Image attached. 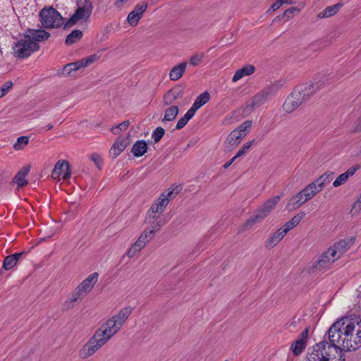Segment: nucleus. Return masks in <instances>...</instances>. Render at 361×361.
I'll return each mask as SVG.
<instances>
[{"mask_svg":"<svg viewBox=\"0 0 361 361\" xmlns=\"http://www.w3.org/2000/svg\"><path fill=\"white\" fill-rule=\"evenodd\" d=\"M350 322L343 317L334 322L328 331L329 342L322 341L312 347L306 361H345L343 352V329Z\"/></svg>","mask_w":361,"mask_h":361,"instance_id":"obj_1","label":"nucleus"},{"mask_svg":"<svg viewBox=\"0 0 361 361\" xmlns=\"http://www.w3.org/2000/svg\"><path fill=\"white\" fill-rule=\"evenodd\" d=\"M133 310V309L130 306L124 307L103 323L80 350L79 357L86 359L93 355L106 344L122 329L123 324L132 314Z\"/></svg>","mask_w":361,"mask_h":361,"instance_id":"obj_2","label":"nucleus"},{"mask_svg":"<svg viewBox=\"0 0 361 361\" xmlns=\"http://www.w3.org/2000/svg\"><path fill=\"white\" fill-rule=\"evenodd\" d=\"M99 274L94 272L89 275L75 288L63 304V310H68L75 307V303L81 301L91 292L98 281Z\"/></svg>","mask_w":361,"mask_h":361,"instance_id":"obj_3","label":"nucleus"},{"mask_svg":"<svg viewBox=\"0 0 361 361\" xmlns=\"http://www.w3.org/2000/svg\"><path fill=\"white\" fill-rule=\"evenodd\" d=\"M328 83L329 77L326 75H318L309 85H298L293 92L294 94H297L296 97L303 104Z\"/></svg>","mask_w":361,"mask_h":361,"instance_id":"obj_4","label":"nucleus"},{"mask_svg":"<svg viewBox=\"0 0 361 361\" xmlns=\"http://www.w3.org/2000/svg\"><path fill=\"white\" fill-rule=\"evenodd\" d=\"M282 195H276L264 202L243 224V230L251 228L254 224L262 221L275 208Z\"/></svg>","mask_w":361,"mask_h":361,"instance_id":"obj_5","label":"nucleus"},{"mask_svg":"<svg viewBox=\"0 0 361 361\" xmlns=\"http://www.w3.org/2000/svg\"><path fill=\"white\" fill-rule=\"evenodd\" d=\"M39 20L42 27L47 29L59 28L66 23L61 13L52 6L42 8L39 13Z\"/></svg>","mask_w":361,"mask_h":361,"instance_id":"obj_6","label":"nucleus"},{"mask_svg":"<svg viewBox=\"0 0 361 361\" xmlns=\"http://www.w3.org/2000/svg\"><path fill=\"white\" fill-rule=\"evenodd\" d=\"M314 185L315 184L312 182L301 191L291 197L288 202L286 209L290 212L294 211L307 201L312 199L317 193L319 192Z\"/></svg>","mask_w":361,"mask_h":361,"instance_id":"obj_7","label":"nucleus"},{"mask_svg":"<svg viewBox=\"0 0 361 361\" xmlns=\"http://www.w3.org/2000/svg\"><path fill=\"white\" fill-rule=\"evenodd\" d=\"M355 328L354 322L350 319L343 329V350L345 351L355 350L361 346V329L354 335Z\"/></svg>","mask_w":361,"mask_h":361,"instance_id":"obj_8","label":"nucleus"},{"mask_svg":"<svg viewBox=\"0 0 361 361\" xmlns=\"http://www.w3.org/2000/svg\"><path fill=\"white\" fill-rule=\"evenodd\" d=\"M39 49L38 43L30 40L24 35V37L15 42L12 46V54L14 57L23 59L31 56L34 52Z\"/></svg>","mask_w":361,"mask_h":361,"instance_id":"obj_9","label":"nucleus"},{"mask_svg":"<svg viewBox=\"0 0 361 361\" xmlns=\"http://www.w3.org/2000/svg\"><path fill=\"white\" fill-rule=\"evenodd\" d=\"M252 125V121H246L233 130L228 135L224 142V147L226 150L231 151L236 147L241 140L246 136L247 132L250 130Z\"/></svg>","mask_w":361,"mask_h":361,"instance_id":"obj_10","label":"nucleus"},{"mask_svg":"<svg viewBox=\"0 0 361 361\" xmlns=\"http://www.w3.org/2000/svg\"><path fill=\"white\" fill-rule=\"evenodd\" d=\"M92 10V2L90 0H83L78 4V8L73 15L66 22L63 28H69L81 20H86L90 18Z\"/></svg>","mask_w":361,"mask_h":361,"instance_id":"obj_11","label":"nucleus"},{"mask_svg":"<svg viewBox=\"0 0 361 361\" xmlns=\"http://www.w3.org/2000/svg\"><path fill=\"white\" fill-rule=\"evenodd\" d=\"M279 89L278 83L269 85L252 97L249 106L252 108L260 106L270 99L278 92Z\"/></svg>","mask_w":361,"mask_h":361,"instance_id":"obj_12","label":"nucleus"},{"mask_svg":"<svg viewBox=\"0 0 361 361\" xmlns=\"http://www.w3.org/2000/svg\"><path fill=\"white\" fill-rule=\"evenodd\" d=\"M337 259H338L336 257V255H334L332 250L329 247L319 256V259L314 262L312 267V271H326L331 268L332 264Z\"/></svg>","mask_w":361,"mask_h":361,"instance_id":"obj_13","label":"nucleus"},{"mask_svg":"<svg viewBox=\"0 0 361 361\" xmlns=\"http://www.w3.org/2000/svg\"><path fill=\"white\" fill-rule=\"evenodd\" d=\"M99 59L97 54H92L77 61L66 64L63 68V73L70 75L72 71H75L81 68H85L97 61Z\"/></svg>","mask_w":361,"mask_h":361,"instance_id":"obj_14","label":"nucleus"},{"mask_svg":"<svg viewBox=\"0 0 361 361\" xmlns=\"http://www.w3.org/2000/svg\"><path fill=\"white\" fill-rule=\"evenodd\" d=\"M71 175L69 164L66 160L57 161L51 173V177L58 180H66L71 177Z\"/></svg>","mask_w":361,"mask_h":361,"instance_id":"obj_15","label":"nucleus"},{"mask_svg":"<svg viewBox=\"0 0 361 361\" xmlns=\"http://www.w3.org/2000/svg\"><path fill=\"white\" fill-rule=\"evenodd\" d=\"M355 239L350 238L341 240L330 247L333 253L336 255L338 259L341 258L353 245Z\"/></svg>","mask_w":361,"mask_h":361,"instance_id":"obj_16","label":"nucleus"},{"mask_svg":"<svg viewBox=\"0 0 361 361\" xmlns=\"http://www.w3.org/2000/svg\"><path fill=\"white\" fill-rule=\"evenodd\" d=\"M166 206V200L158 197L148 209L147 216H149L150 219L154 216L161 217L160 216L164 212Z\"/></svg>","mask_w":361,"mask_h":361,"instance_id":"obj_17","label":"nucleus"},{"mask_svg":"<svg viewBox=\"0 0 361 361\" xmlns=\"http://www.w3.org/2000/svg\"><path fill=\"white\" fill-rule=\"evenodd\" d=\"M30 170V166H24L14 176L13 180L11 182V185L16 184L18 188H22L28 184V180L26 179V176L29 173Z\"/></svg>","mask_w":361,"mask_h":361,"instance_id":"obj_18","label":"nucleus"},{"mask_svg":"<svg viewBox=\"0 0 361 361\" xmlns=\"http://www.w3.org/2000/svg\"><path fill=\"white\" fill-rule=\"evenodd\" d=\"M27 39L37 43V42H44L50 37V33L43 29H28L26 35Z\"/></svg>","mask_w":361,"mask_h":361,"instance_id":"obj_19","label":"nucleus"},{"mask_svg":"<svg viewBox=\"0 0 361 361\" xmlns=\"http://www.w3.org/2000/svg\"><path fill=\"white\" fill-rule=\"evenodd\" d=\"M296 96L297 94H294L292 92L290 95L286 99L283 107L284 111L287 113L293 112L302 104V103L298 99V98L296 97Z\"/></svg>","mask_w":361,"mask_h":361,"instance_id":"obj_20","label":"nucleus"},{"mask_svg":"<svg viewBox=\"0 0 361 361\" xmlns=\"http://www.w3.org/2000/svg\"><path fill=\"white\" fill-rule=\"evenodd\" d=\"M180 192V185L173 184L168 190L163 192L160 195V199H164L166 202V205L169 202L173 200Z\"/></svg>","mask_w":361,"mask_h":361,"instance_id":"obj_21","label":"nucleus"},{"mask_svg":"<svg viewBox=\"0 0 361 361\" xmlns=\"http://www.w3.org/2000/svg\"><path fill=\"white\" fill-rule=\"evenodd\" d=\"M334 176V172L325 173L315 180H314L313 183L315 184L314 185L317 188V190L319 192L322 191L324 186L329 184V183L332 180Z\"/></svg>","mask_w":361,"mask_h":361,"instance_id":"obj_22","label":"nucleus"},{"mask_svg":"<svg viewBox=\"0 0 361 361\" xmlns=\"http://www.w3.org/2000/svg\"><path fill=\"white\" fill-rule=\"evenodd\" d=\"M358 169V166H353L349 168L345 173L339 175L333 183L334 187L336 188L344 184L349 177L352 176Z\"/></svg>","mask_w":361,"mask_h":361,"instance_id":"obj_23","label":"nucleus"},{"mask_svg":"<svg viewBox=\"0 0 361 361\" xmlns=\"http://www.w3.org/2000/svg\"><path fill=\"white\" fill-rule=\"evenodd\" d=\"M255 71V67L253 65H247L235 71L234 75L232 78V81L235 82L245 76L252 75L254 73Z\"/></svg>","mask_w":361,"mask_h":361,"instance_id":"obj_24","label":"nucleus"},{"mask_svg":"<svg viewBox=\"0 0 361 361\" xmlns=\"http://www.w3.org/2000/svg\"><path fill=\"white\" fill-rule=\"evenodd\" d=\"M145 221L149 225V237H154L155 232L164 224L163 219L158 216H154L150 219L149 216H147Z\"/></svg>","mask_w":361,"mask_h":361,"instance_id":"obj_25","label":"nucleus"},{"mask_svg":"<svg viewBox=\"0 0 361 361\" xmlns=\"http://www.w3.org/2000/svg\"><path fill=\"white\" fill-rule=\"evenodd\" d=\"M286 234L279 228L266 241L265 247L267 248H273L275 247L284 237Z\"/></svg>","mask_w":361,"mask_h":361,"instance_id":"obj_26","label":"nucleus"},{"mask_svg":"<svg viewBox=\"0 0 361 361\" xmlns=\"http://www.w3.org/2000/svg\"><path fill=\"white\" fill-rule=\"evenodd\" d=\"M147 150V144L145 140H137L131 148V152L135 157H140L145 154Z\"/></svg>","mask_w":361,"mask_h":361,"instance_id":"obj_27","label":"nucleus"},{"mask_svg":"<svg viewBox=\"0 0 361 361\" xmlns=\"http://www.w3.org/2000/svg\"><path fill=\"white\" fill-rule=\"evenodd\" d=\"M180 96V87L176 86L170 90L164 97V101L166 105L172 104L176 99Z\"/></svg>","mask_w":361,"mask_h":361,"instance_id":"obj_28","label":"nucleus"},{"mask_svg":"<svg viewBox=\"0 0 361 361\" xmlns=\"http://www.w3.org/2000/svg\"><path fill=\"white\" fill-rule=\"evenodd\" d=\"M342 6L341 4L338 3L330 6L326 7L324 11L322 12H319L317 15V17L319 18H329L334 14H336L341 6Z\"/></svg>","mask_w":361,"mask_h":361,"instance_id":"obj_29","label":"nucleus"},{"mask_svg":"<svg viewBox=\"0 0 361 361\" xmlns=\"http://www.w3.org/2000/svg\"><path fill=\"white\" fill-rule=\"evenodd\" d=\"M306 345V341H302V340L298 339L292 343L290 346V350L294 355L298 356L303 352Z\"/></svg>","mask_w":361,"mask_h":361,"instance_id":"obj_30","label":"nucleus"},{"mask_svg":"<svg viewBox=\"0 0 361 361\" xmlns=\"http://www.w3.org/2000/svg\"><path fill=\"white\" fill-rule=\"evenodd\" d=\"M82 37V32L80 30H74L69 33L66 38L65 43L67 45L73 44L79 41Z\"/></svg>","mask_w":361,"mask_h":361,"instance_id":"obj_31","label":"nucleus"},{"mask_svg":"<svg viewBox=\"0 0 361 361\" xmlns=\"http://www.w3.org/2000/svg\"><path fill=\"white\" fill-rule=\"evenodd\" d=\"M209 99L210 94L207 92H204L197 97L192 106H194L197 109H199L201 106L207 103L209 101Z\"/></svg>","mask_w":361,"mask_h":361,"instance_id":"obj_32","label":"nucleus"},{"mask_svg":"<svg viewBox=\"0 0 361 361\" xmlns=\"http://www.w3.org/2000/svg\"><path fill=\"white\" fill-rule=\"evenodd\" d=\"M17 264L16 261V258L14 257H11V255L6 256L3 262L2 269L1 270V273H2L3 270L8 271L13 268Z\"/></svg>","mask_w":361,"mask_h":361,"instance_id":"obj_33","label":"nucleus"},{"mask_svg":"<svg viewBox=\"0 0 361 361\" xmlns=\"http://www.w3.org/2000/svg\"><path fill=\"white\" fill-rule=\"evenodd\" d=\"M178 114V108L177 106H172L166 109L164 114V121H173Z\"/></svg>","mask_w":361,"mask_h":361,"instance_id":"obj_34","label":"nucleus"},{"mask_svg":"<svg viewBox=\"0 0 361 361\" xmlns=\"http://www.w3.org/2000/svg\"><path fill=\"white\" fill-rule=\"evenodd\" d=\"M140 240H136V242L130 247V248L126 252V255L129 258L135 257L145 247L142 244H140Z\"/></svg>","mask_w":361,"mask_h":361,"instance_id":"obj_35","label":"nucleus"},{"mask_svg":"<svg viewBox=\"0 0 361 361\" xmlns=\"http://www.w3.org/2000/svg\"><path fill=\"white\" fill-rule=\"evenodd\" d=\"M29 137L27 136H20L17 138L16 142L13 145L16 150H21L28 144Z\"/></svg>","mask_w":361,"mask_h":361,"instance_id":"obj_36","label":"nucleus"},{"mask_svg":"<svg viewBox=\"0 0 361 361\" xmlns=\"http://www.w3.org/2000/svg\"><path fill=\"white\" fill-rule=\"evenodd\" d=\"M204 57V53H195L192 55L188 59L189 65L197 66L201 63L203 58Z\"/></svg>","mask_w":361,"mask_h":361,"instance_id":"obj_37","label":"nucleus"},{"mask_svg":"<svg viewBox=\"0 0 361 361\" xmlns=\"http://www.w3.org/2000/svg\"><path fill=\"white\" fill-rule=\"evenodd\" d=\"M130 125L129 121H125L118 125L111 128V131L114 135L119 134L120 131L126 130Z\"/></svg>","mask_w":361,"mask_h":361,"instance_id":"obj_38","label":"nucleus"},{"mask_svg":"<svg viewBox=\"0 0 361 361\" xmlns=\"http://www.w3.org/2000/svg\"><path fill=\"white\" fill-rule=\"evenodd\" d=\"M141 18L140 16L132 11L127 17V21L131 26L134 27L138 24Z\"/></svg>","mask_w":361,"mask_h":361,"instance_id":"obj_39","label":"nucleus"},{"mask_svg":"<svg viewBox=\"0 0 361 361\" xmlns=\"http://www.w3.org/2000/svg\"><path fill=\"white\" fill-rule=\"evenodd\" d=\"M197 110V109L194 106H192L191 108L183 116V117H182V128L185 126L188 121H190L194 116Z\"/></svg>","mask_w":361,"mask_h":361,"instance_id":"obj_40","label":"nucleus"},{"mask_svg":"<svg viewBox=\"0 0 361 361\" xmlns=\"http://www.w3.org/2000/svg\"><path fill=\"white\" fill-rule=\"evenodd\" d=\"M147 8V2L141 1L135 5L133 11L142 17V14L146 11Z\"/></svg>","mask_w":361,"mask_h":361,"instance_id":"obj_41","label":"nucleus"},{"mask_svg":"<svg viewBox=\"0 0 361 361\" xmlns=\"http://www.w3.org/2000/svg\"><path fill=\"white\" fill-rule=\"evenodd\" d=\"M169 77L172 80H177L180 78V63H178L169 73Z\"/></svg>","mask_w":361,"mask_h":361,"instance_id":"obj_42","label":"nucleus"},{"mask_svg":"<svg viewBox=\"0 0 361 361\" xmlns=\"http://www.w3.org/2000/svg\"><path fill=\"white\" fill-rule=\"evenodd\" d=\"M164 130L161 127H157L152 133V137L155 142H158L164 136Z\"/></svg>","mask_w":361,"mask_h":361,"instance_id":"obj_43","label":"nucleus"},{"mask_svg":"<svg viewBox=\"0 0 361 361\" xmlns=\"http://www.w3.org/2000/svg\"><path fill=\"white\" fill-rule=\"evenodd\" d=\"M13 82L11 80L5 82L0 87V98L5 96L7 92L12 88Z\"/></svg>","mask_w":361,"mask_h":361,"instance_id":"obj_44","label":"nucleus"},{"mask_svg":"<svg viewBox=\"0 0 361 361\" xmlns=\"http://www.w3.org/2000/svg\"><path fill=\"white\" fill-rule=\"evenodd\" d=\"M150 233L148 231H145L138 238L137 240H140V243L142 244L143 246H145L146 244L152 239L153 237H149Z\"/></svg>","mask_w":361,"mask_h":361,"instance_id":"obj_45","label":"nucleus"},{"mask_svg":"<svg viewBox=\"0 0 361 361\" xmlns=\"http://www.w3.org/2000/svg\"><path fill=\"white\" fill-rule=\"evenodd\" d=\"M90 159L95 164L96 166L99 169H101V168L103 165V160H102L101 156L98 154L94 153L91 155Z\"/></svg>","mask_w":361,"mask_h":361,"instance_id":"obj_46","label":"nucleus"},{"mask_svg":"<svg viewBox=\"0 0 361 361\" xmlns=\"http://www.w3.org/2000/svg\"><path fill=\"white\" fill-rule=\"evenodd\" d=\"M305 213L304 212H300L295 216H294L290 221L291 224L295 227L299 223L305 218Z\"/></svg>","mask_w":361,"mask_h":361,"instance_id":"obj_47","label":"nucleus"},{"mask_svg":"<svg viewBox=\"0 0 361 361\" xmlns=\"http://www.w3.org/2000/svg\"><path fill=\"white\" fill-rule=\"evenodd\" d=\"M305 213L304 212H300L295 216H294L290 221L291 224L295 227L299 223L305 218Z\"/></svg>","mask_w":361,"mask_h":361,"instance_id":"obj_48","label":"nucleus"},{"mask_svg":"<svg viewBox=\"0 0 361 361\" xmlns=\"http://www.w3.org/2000/svg\"><path fill=\"white\" fill-rule=\"evenodd\" d=\"M123 152V150L121 149V148H118V147H116L115 146H113L110 148L109 149V156L113 158V159H115L116 158L121 152Z\"/></svg>","mask_w":361,"mask_h":361,"instance_id":"obj_49","label":"nucleus"},{"mask_svg":"<svg viewBox=\"0 0 361 361\" xmlns=\"http://www.w3.org/2000/svg\"><path fill=\"white\" fill-rule=\"evenodd\" d=\"M116 142H119L121 149L123 151L129 144L128 137H118L116 140Z\"/></svg>","mask_w":361,"mask_h":361,"instance_id":"obj_50","label":"nucleus"},{"mask_svg":"<svg viewBox=\"0 0 361 361\" xmlns=\"http://www.w3.org/2000/svg\"><path fill=\"white\" fill-rule=\"evenodd\" d=\"M361 211V194L358 200L354 203L351 212L355 214Z\"/></svg>","mask_w":361,"mask_h":361,"instance_id":"obj_51","label":"nucleus"},{"mask_svg":"<svg viewBox=\"0 0 361 361\" xmlns=\"http://www.w3.org/2000/svg\"><path fill=\"white\" fill-rule=\"evenodd\" d=\"M295 226L293 224H291L290 221H288L286 222L283 227L280 228V229L283 232L284 234L286 235V233L292 230Z\"/></svg>","mask_w":361,"mask_h":361,"instance_id":"obj_52","label":"nucleus"},{"mask_svg":"<svg viewBox=\"0 0 361 361\" xmlns=\"http://www.w3.org/2000/svg\"><path fill=\"white\" fill-rule=\"evenodd\" d=\"M295 226L293 224H291L290 221H288L286 222L283 227L280 228V229L283 232L284 234L286 235V233L292 230Z\"/></svg>","mask_w":361,"mask_h":361,"instance_id":"obj_53","label":"nucleus"},{"mask_svg":"<svg viewBox=\"0 0 361 361\" xmlns=\"http://www.w3.org/2000/svg\"><path fill=\"white\" fill-rule=\"evenodd\" d=\"M298 11L295 7H291L287 10H286L283 14V17H286L287 18H290L293 17V13Z\"/></svg>","mask_w":361,"mask_h":361,"instance_id":"obj_54","label":"nucleus"},{"mask_svg":"<svg viewBox=\"0 0 361 361\" xmlns=\"http://www.w3.org/2000/svg\"><path fill=\"white\" fill-rule=\"evenodd\" d=\"M354 132H360L361 131V116L359 117L356 121L355 122L353 127Z\"/></svg>","mask_w":361,"mask_h":361,"instance_id":"obj_55","label":"nucleus"},{"mask_svg":"<svg viewBox=\"0 0 361 361\" xmlns=\"http://www.w3.org/2000/svg\"><path fill=\"white\" fill-rule=\"evenodd\" d=\"M308 334H309V329L307 328H306L301 334H300V337L298 340H302V341H306L307 342V338L308 337Z\"/></svg>","mask_w":361,"mask_h":361,"instance_id":"obj_56","label":"nucleus"},{"mask_svg":"<svg viewBox=\"0 0 361 361\" xmlns=\"http://www.w3.org/2000/svg\"><path fill=\"white\" fill-rule=\"evenodd\" d=\"M282 6L280 0H277L275 3H274L271 8H270V10L274 11H276L278 10L281 6Z\"/></svg>","mask_w":361,"mask_h":361,"instance_id":"obj_57","label":"nucleus"},{"mask_svg":"<svg viewBox=\"0 0 361 361\" xmlns=\"http://www.w3.org/2000/svg\"><path fill=\"white\" fill-rule=\"evenodd\" d=\"M254 142L255 140H252L249 142L245 143L241 149H243L244 152H247Z\"/></svg>","mask_w":361,"mask_h":361,"instance_id":"obj_58","label":"nucleus"},{"mask_svg":"<svg viewBox=\"0 0 361 361\" xmlns=\"http://www.w3.org/2000/svg\"><path fill=\"white\" fill-rule=\"evenodd\" d=\"M53 128V125L51 123H49L46 126L41 128L39 132H46L50 130Z\"/></svg>","mask_w":361,"mask_h":361,"instance_id":"obj_59","label":"nucleus"},{"mask_svg":"<svg viewBox=\"0 0 361 361\" xmlns=\"http://www.w3.org/2000/svg\"><path fill=\"white\" fill-rule=\"evenodd\" d=\"M245 153H246V152H244V151H243V149H239V150H238V152H237V154H235L233 158L235 160L237 158H238V157H240L243 156V155L244 154H245Z\"/></svg>","mask_w":361,"mask_h":361,"instance_id":"obj_60","label":"nucleus"},{"mask_svg":"<svg viewBox=\"0 0 361 361\" xmlns=\"http://www.w3.org/2000/svg\"><path fill=\"white\" fill-rule=\"evenodd\" d=\"M23 254V252H16L11 255V257H14V258H16V262H18V261L19 260V259L20 258V257L22 256Z\"/></svg>","mask_w":361,"mask_h":361,"instance_id":"obj_61","label":"nucleus"},{"mask_svg":"<svg viewBox=\"0 0 361 361\" xmlns=\"http://www.w3.org/2000/svg\"><path fill=\"white\" fill-rule=\"evenodd\" d=\"M128 0H116L115 5L117 7H121L124 3H126Z\"/></svg>","mask_w":361,"mask_h":361,"instance_id":"obj_62","label":"nucleus"},{"mask_svg":"<svg viewBox=\"0 0 361 361\" xmlns=\"http://www.w3.org/2000/svg\"><path fill=\"white\" fill-rule=\"evenodd\" d=\"M234 161H235V159L233 158H232L229 161L224 164L223 166L224 169H228L234 162Z\"/></svg>","mask_w":361,"mask_h":361,"instance_id":"obj_63","label":"nucleus"},{"mask_svg":"<svg viewBox=\"0 0 361 361\" xmlns=\"http://www.w3.org/2000/svg\"><path fill=\"white\" fill-rule=\"evenodd\" d=\"M188 64H189L188 61L182 62V75L185 72Z\"/></svg>","mask_w":361,"mask_h":361,"instance_id":"obj_64","label":"nucleus"}]
</instances>
